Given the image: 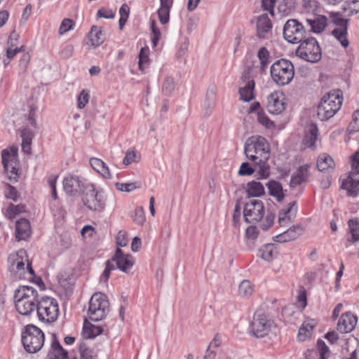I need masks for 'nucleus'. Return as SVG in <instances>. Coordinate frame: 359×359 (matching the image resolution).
<instances>
[{
  "label": "nucleus",
  "mask_w": 359,
  "mask_h": 359,
  "mask_svg": "<svg viewBox=\"0 0 359 359\" xmlns=\"http://www.w3.org/2000/svg\"><path fill=\"white\" fill-rule=\"evenodd\" d=\"M244 153L246 157L258 167L260 179H266L270 175V167L267 163L270 157V146L262 136H252L245 143Z\"/></svg>",
  "instance_id": "nucleus-1"
},
{
  "label": "nucleus",
  "mask_w": 359,
  "mask_h": 359,
  "mask_svg": "<svg viewBox=\"0 0 359 359\" xmlns=\"http://www.w3.org/2000/svg\"><path fill=\"white\" fill-rule=\"evenodd\" d=\"M38 292L31 286H19L14 293L15 306L22 316H28L36 310Z\"/></svg>",
  "instance_id": "nucleus-2"
},
{
  "label": "nucleus",
  "mask_w": 359,
  "mask_h": 359,
  "mask_svg": "<svg viewBox=\"0 0 359 359\" xmlns=\"http://www.w3.org/2000/svg\"><path fill=\"white\" fill-rule=\"evenodd\" d=\"M21 341L25 351L36 353L43 347L45 334L43 331L33 324L25 326L21 333Z\"/></svg>",
  "instance_id": "nucleus-3"
},
{
  "label": "nucleus",
  "mask_w": 359,
  "mask_h": 359,
  "mask_svg": "<svg viewBox=\"0 0 359 359\" xmlns=\"http://www.w3.org/2000/svg\"><path fill=\"white\" fill-rule=\"evenodd\" d=\"M343 102L339 90H332L324 95L318 107V116L321 121L332 118L341 108Z\"/></svg>",
  "instance_id": "nucleus-4"
},
{
  "label": "nucleus",
  "mask_w": 359,
  "mask_h": 359,
  "mask_svg": "<svg viewBox=\"0 0 359 359\" xmlns=\"http://www.w3.org/2000/svg\"><path fill=\"white\" fill-rule=\"evenodd\" d=\"M270 72L273 81L280 86L290 83L294 76L292 63L285 59L276 61L271 65Z\"/></svg>",
  "instance_id": "nucleus-5"
},
{
  "label": "nucleus",
  "mask_w": 359,
  "mask_h": 359,
  "mask_svg": "<svg viewBox=\"0 0 359 359\" xmlns=\"http://www.w3.org/2000/svg\"><path fill=\"white\" fill-rule=\"evenodd\" d=\"M36 310L39 320L48 323L55 322L59 315L57 300L48 296L37 297Z\"/></svg>",
  "instance_id": "nucleus-6"
},
{
  "label": "nucleus",
  "mask_w": 359,
  "mask_h": 359,
  "mask_svg": "<svg viewBox=\"0 0 359 359\" xmlns=\"http://www.w3.org/2000/svg\"><path fill=\"white\" fill-rule=\"evenodd\" d=\"M83 204L90 210L101 212L105 208V198L101 188L97 189L94 184H88L82 196Z\"/></svg>",
  "instance_id": "nucleus-7"
},
{
  "label": "nucleus",
  "mask_w": 359,
  "mask_h": 359,
  "mask_svg": "<svg viewBox=\"0 0 359 359\" xmlns=\"http://www.w3.org/2000/svg\"><path fill=\"white\" fill-rule=\"evenodd\" d=\"M109 311V302L106 294L95 293L89 301L88 315L92 321H100L104 318Z\"/></svg>",
  "instance_id": "nucleus-8"
},
{
  "label": "nucleus",
  "mask_w": 359,
  "mask_h": 359,
  "mask_svg": "<svg viewBox=\"0 0 359 359\" xmlns=\"http://www.w3.org/2000/svg\"><path fill=\"white\" fill-rule=\"evenodd\" d=\"M296 55L306 62L315 63L322 57L320 47L313 37L304 39L295 51Z\"/></svg>",
  "instance_id": "nucleus-9"
},
{
  "label": "nucleus",
  "mask_w": 359,
  "mask_h": 359,
  "mask_svg": "<svg viewBox=\"0 0 359 359\" xmlns=\"http://www.w3.org/2000/svg\"><path fill=\"white\" fill-rule=\"evenodd\" d=\"M306 30L298 20H288L283 27V36L290 43H299L305 37Z\"/></svg>",
  "instance_id": "nucleus-10"
},
{
  "label": "nucleus",
  "mask_w": 359,
  "mask_h": 359,
  "mask_svg": "<svg viewBox=\"0 0 359 359\" xmlns=\"http://www.w3.org/2000/svg\"><path fill=\"white\" fill-rule=\"evenodd\" d=\"M1 159L8 178L11 181L17 182L20 177V168L16 151H13V153H11L6 149H3L1 151Z\"/></svg>",
  "instance_id": "nucleus-11"
},
{
  "label": "nucleus",
  "mask_w": 359,
  "mask_h": 359,
  "mask_svg": "<svg viewBox=\"0 0 359 359\" xmlns=\"http://www.w3.org/2000/svg\"><path fill=\"white\" fill-rule=\"evenodd\" d=\"M265 214L264 203L261 200L250 199L244 207L243 217L248 223L259 222Z\"/></svg>",
  "instance_id": "nucleus-12"
},
{
  "label": "nucleus",
  "mask_w": 359,
  "mask_h": 359,
  "mask_svg": "<svg viewBox=\"0 0 359 359\" xmlns=\"http://www.w3.org/2000/svg\"><path fill=\"white\" fill-rule=\"evenodd\" d=\"M62 183L65 193L72 196L80 194H83L86 190V187L89 184L85 178L75 175L66 176L63 179Z\"/></svg>",
  "instance_id": "nucleus-13"
},
{
  "label": "nucleus",
  "mask_w": 359,
  "mask_h": 359,
  "mask_svg": "<svg viewBox=\"0 0 359 359\" xmlns=\"http://www.w3.org/2000/svg\"><path fill=\"white\" fill-rule=\"evenodd\" d=\"M273 325V322L260 312H257L251 324V329L257 337H264L269 334Z\"/></svg>",
  "instance_id": "nucleus-14"
},
{
  "label": "nucleus",
  "mask_w": 359,
  "mask_h": 359,
  "mask_svg": "<svg viewBox=\"0 0 359 359\" xmlns=\"http://www.w3.org/2000/svg\"><path fill=\"white\" fill-rule=\"evenodd\" d=\"M333 21L337 27L333 29L332 34L340 42L341 45L346 48L349 45V41L347 39L348 20L337 16L334 18Z\"/></svg>",
  "instance_id": "nucleus-15"
},
{
  "label": "nucleus",
  "mask_w": 359,
  "mask_h": 359,
  "mask_svg": "<svg viewBox=\"0 0 359 359\" xmlns=\"http://www.w3.org/2000/svg\"><path fill=\"white\" fill-rule=\"evenodd\" d=\"M284 95L281 93L274 92L267 98L266 107L268 111L273 114H279L285 109Z\"/></svg>",
  "instance_id": "nucleus-16"
},
{
  "label": "nucleus",
  "mask_w": 359,
  "mask_h": 359,
  "mask_svg": "<svg viewBox=\"0 0 359 359\" xmlns=\"http://www.w3.org/2000/svg\"><path fill=\"white\" fill-rule=\"evenodd\" d=\"M47 358L48 359H70L68 351L62 347L55 333L51 335V344Z\"/></svg>",
  "instance_id": "nucleus-17"
},
{
  "label": "nucleus",
  "mask_w": 359,
  "mask_h": 359,
  "mask_svg": "<svg viewBox=\"0 0 359 359\" xmlns=\"http://www.w3.org/2000/svg\"><path fill=\"white\" fill-rule=\"evenodd\" d=\"M297 206L295 201L291 202L283 208L278 215V222L281 226H287L296 217Z\"/></svg>",
  "instance_id": "nucleus-18"
},
{
  "label": "nucleus",
  "mask_w": 359,
  "mask_h": 359,
  "mask_svg": "<svg viewBox=\"0 0 359 359\" xmlns=\"http://www.w3.org/2000/svg\"><path fill=\"white\" fill-rule=\"evenodd\" d=\"M358 322V318L351 312L348 311L343 313L337 323V330L341 333H349L352 332Z\"/></svg>",
  "instance_id": "nucleus-19"
},
{
  "label": "nucleus",
  "mask_w": 359,
  "mask_h": 359,
  "mask_svg": "<svg viewBox=\"0 0 359 359\" xmlns=\"http://www.w3.org/2000/svg\"><path fill=\"white\" fill-rule=\"evenodd\" d=\"M112 261L115 262L117 268L122 272L127 273L133 267L134 262L132 260V256L123 253L121 249L116 248L115 254L112 257Z\"/></svg>",
  "instance_id": "nucleus-20"
},
{
  "label": "nucleus",
  "mask_w": 359,
  "mask_h": 359,
  "mask_svg": "<svg viewBox=\"0 0 359 359\" xmlns=\"http://www.w3.org/2000/svg\"><path fill=\"white\" fill-rule=\"evenodd\" d=\"M242 80L244 83V86H241L239 89L241 99L245 102H249L252 100L255 97V82L253 79L250 76L249 73L246 72L242 76Z\"/></svg>",
  "instance_id": "nucleus-21"
},
{
  "label": "nucleus",
  "mask_w": 359,
  "mask_h": 359,
  "mask_svg": "<svg viewBox=\"0 0 359 359\" xmlns=\"http://www.w3.org/2000/svg\"><path fill=\"white\" fill-rule=\"evenodd\" d=\"M32 233L31 224L26 218H20L15 223V238L18 241H27Z\"/></svg>",
  "instance_id": "nucleus-22"
},
{
  "label": "nucleus",
  "mask_w": 359,
  "mask_h": 359,
  "mask_svg": "<svg viewBox=\"0 0 359 359\" xmlns=\"http://www.w3.org/2000/svg\"><path fill=\"white\" fill-rule=\"evenodd\" d=\"M303 231L300 225L292 226L284 232L273 237V241L278 243H285L298 238Z\"/></svg>",
  "instance_id": "nucleus-23"
},
{
  "label": "nucleus",
  "mask_w": 359,
  "mask_h": 359,
  "mask_svg": "<svg viewBox=\"0 0 359 359\" xmlns=\"http://www.w3.org/2000/svg\"><path fill=\"white\" fill-rule=\"evenodd\" d=\"M271 28V22L266 14H263L258 18L257 22V34L258 38H266Z\"/></svg>",
  "instance_id": "nucleus-24"
},
{
  "label": "nucleus",
  "mask_w": 359,
  "mask_h": 359,
  "mask_svg": "<svg viewBox=\"0 0 359 359\" xmlns=\"http://www.w3.org/2000/svg\"><path fill=\"white\" fill-rule=\"evenodd\" d=\"M10 271L14 273V278L15 279H25V264L22 257H19L18 255L13 260L11 266Z\"/></svg>",
  "instance_id": "nucleus-25"
},
{
  "label": "nucleus",
  "mask_w": 359,
  "mask_h": 359,
  "mask_svg": "<svg viewBox=\"0 0 359 359\" xmlns=\"http://www.w3.org/2000/svg\"><path fill=\"white\" fill-rule=\"evenodd\" d=\"M306 23L310 26V31L314 33H321L327 25V19L324 15H318L313 19H306Z\"/></svg>",
  "instance_id": "nucleus-26"
},
{
  "label": "nucleus",
  "mask_w": 359,
  "mask_h": 359,
  "mask_svg": "<svg viewBox=\"0 0 359 359\" xmlns=\"http://www.w3.org/2000/svg\"><path fill=\"white\" fill-rule=\"evenodd\" d=\"M315 326L316 323L313 320H304L299 329L297 334L298 341H304L307 339L310 338Z\"/></svg>",
  "instance_id": "nucleus-27"
},
{
  "label": "nucleus",
  "mask_w": 359,
  "mask_h": 359,
  "mask_svg": "<svg viewBox=\"0 0 359 359\" xmlns=\"http://www.w3.org/2000/svg\"><path fill=\"white\" fill-rule=\"evenodd\" d=\"M341 187L346 190L348 196H357L359 193V180H355L353 176L348 175L347 178L343 180Z\"/></svg>",
  "instance_id": "nucleus-28"
},
{
  "label": "nucleus",
  "mask_w": 359,
  "mask_h": 359,
  "mask_svg": "<svg viewBox=\"0 0 359 359\" xmlns=\"http://www.w3.org/2000/svg\"><path fill=\"white\" fill-rule=\"evenodd\" d=\"M309 169V165H304L299 167L296 173L291 177L290 186L291 187H296L305 182L308 177Z\"/></svg>",
  "instance_id": "nucleus-29"
},
{
  "label": "nucleus",
  "mask_w": 359,
  "mask_h": 359,
  "mask_svg": "<svg viewBox=\"0 0 359 359\" xmlns=\"http://www.w3.org/2000/svg\"><path fill=\"white\" fill-rule=\"evenodd\" d=\"M270 196L274 197L278 202H281L285 197L282 184L276 180H270L266 184Z\"/></svg>",
  "instance_id": "nucleus-30"
},
{
  "label": "nucleus",
  "mask_w": 359,
  "mask_h": 359,
  "mask_svg": "<svg viewBox=\"0 0 359 359\" xmlns=\"http://www.w3.org/2000/svg\"><path fill=\"white\" fill-rule=\"evenodd\" d=\"M245 191L248 196L259 197L265 193L264 187L259 182L251 181L246 184Z\"/></svg>",
  "instance_id": "nucleus-31"
},
{
  "label": "nucleus",
  "mask_w": 359,
  "mask_h": 359,
  "mask_svg": "<svg viewBox=\"0 0 359 359\" xmlns=\"http://www.w3.org/2000/svg\"><path fill=\"white\" fill-rule=\"evenodd\" d=\"M88 38L94 47L100 46L104 41V34L101 27L93 25L88 33Z\"/></svg>",
  "instance_id": "nucleus-32"
},
{
  "label": "nucleus",
  "mask_w": 359,
  "mask_h": 359,
  "mask_svg": "<svg viewBox=\"0 0 359 359\" xmlns=\"http://www.w3.org/2000/svg\"><path fill=\"white\" fill-rule=\"evenodd\" d=\"M334 165V160L327 154H323L318 158L317 167L321 172H325L330 169H333Z\"/></svg>",
  "instance_id": "nucleus-33"
},
{
  "label": "nucleus",
  "mask_w": 359,
  "mask_h": 359,
  "mask_svg": "<svg viewBox=\"0 0 359 359\" xmlns=\"http://www.w3.org/2000/svg\"><path fill=\"white\" fill-rule=\"evenodd\" d=\"M259 256L266 262L272 261L277 255L276 248L273 244H267L259 251Z\"/></svg>",
  "instance_id": "nucleus-34"
},
{
  "label": "nucleus",
  "mask_w": 359,
  "mask_h": 359,
  "mask_svg": "<svg viewBox=\"0 0 359 359\" xmlns=\"http://www.w3.org/2000/svg\"><path fill=\"white\" fill-rule=\"evenodd\" d=\"M318 133V130L316 125L311 124L308 127L304 137V143L307 147H311L314 146L317 140Z\"/></svg>",
  "instance_id": "nucleus-35"
},
{
  "label": "nucleus",
  "mask_w": 359,
  "mask_h": 359,
  "mask_svg": "<svg viewBox=\"0 0 359 359\" xmlns=\"http://www.w3.org/2000/svg\"><path fill=\"white\" fill-rule=\"evenodd\" d=\"M102 332L103 329L102 327L92 324H84L82 331L84 337L86 339H94L101 334Z\"/></svg>",
  "instance_id": "nucleus-36"
},
{
  "label": "nucleus",
  "mask_w": 359,
  "mask_h": 359,
  "mask_svg": "<svg viewBox=\"0 0 359 359\" xmlns=\"http://www.w3.org/2000/svg\"><path fill=\"white\" fill-rule=\"evenodd\" d=\"M149 55V48L147 46L142 47L139 53L138 67L140 70L144 71L148 67L150 62Z\"/></svg>",
  "instance_id": "nucleus-37"
},
{
  "label": "nucleus",
  "mask_w": 359,
  "mask_h": 359,
  "mask_svg": "<svg viewBox=\"0 0 359 359\" xmlns=\"http://www.w3.org/2000/svg\"><path fill=\"white\" fill-rule=\"evenodd\" d=\"M25 212V205L22 204L14 205L10 203L6 209V217L13 220L18 215Z\"/></svg>",
  "instance_id": "nucleus-38"
},
{
  "label": "nucleus",
  "mask_w": 359,
  "mask_h": 359,
  "mask_svg": "<svg viewBox=\"0 0 359 359\" xmlns=\"http://www.w3.org/2000/svg\"><path fill=\"white\" fill-rule=\"evenodd\" d=\"M254 292L253 285L248 280H243L238 287V294L243 298H249Z\"/></svg>",
  "instance_id": "nucleus-39"
},
{
  "label": "nucleus",
  "mask_w": 359,
  "mask_h": 359,
  "mask_svg": "<svg viewBox=\"0 0 359 359\" xmlns=\"http://www.w3.org/2000/svg\"><path fill=\"white\" fill-rule=\"evenodd\" d=\"M349 233L351 238L348 241L351 242L359 241V222L355 219H351L348 222Z\"/></svg>",
  "instance_id": "nucleus-40"
},
{
  "label": "nucleus",
  "mask_w": 359,
  "mask_h": 359,
  "mask_svg": "<svg viewBox=\"0 0 359 359\" xmlns=\"http://www.w3.org/2000/svg\"><path fill=\"white\" fill-rule=\"evenodd\" d=\"M79 351L80 353L79 359H94V351L90 349L88 345L82 342L79 344ZM70 359H79L76 357H72Z\"/></svg>",
  "instance_id": "nucleus-41"
},
{
  "label": "nucleus",
  "mask_w": 359,
  "mask_h": 359,
  "mask_svg": "<svg viewBox=\"0 0 359 359\" xmlns=\"http://www.w3.org/2000/svg\"><path fill=\"white\" fill-rule=\"evenodd\" d=\"M295 8L294 0H283L282 3L279 4L278 9L280 13L284 15L290 14Z\"/></svg>",
  "instance_id": "nucleus-42"
},
{
  "label": "nucleus",
  "mask_w": 359,
  "mask_h": 359,
  "mask_svg": "<svg viewBox=\"0 0 359 359\" xmlns=\"http://www.w3.org/2000/svg\"><path fill=\"white\" fill-rule=\"evenodd\" d=\"M259 231L257 228L254 226H250L246 229L245 231V238L246 243L250 246L254 244V241L257 239L258 236Z\"/></svg>",
  "instance_id": "nucleus-43"
},
{
  "label": "nucleus",
  "mask_w": 359,
  "mask_h": 359,
  "mask_svg": "<svg viewBox=\"0 0 359 359\" xmlns=\"http://www.w3.org/2000/svg\"><path fill=\"white\" fill-rule=\"evenodd\" d=\"M6 190L4 191V196L7 199L12 200L15 202L18 201L19 198V193L16 188L11 184L6 183Z\"/></svg>",
  "instance_id": "nucleus-44"
},
{
  "label": "nucleus",
  "mask_w": 359,
  "mask_h": 359,
  "mask_svg": "<svg viewBox=\"0 0 359 359\" xmlns=\"http://www.w3.org/2000/svg\"><path fill=\"white\" fill-rule=\"evenodd\" d=\"M175 89V82L172 77L168 76L164 79L162 86V92L165 95H170Z\"/></svg>",
  "instance_id": "nucleus-45"
},
{
  "label": "nucleus",
  "mask_w": 359,
  "mask_h": 359,
  "mask_svg": "<svg viewBox=\"0 0 359 359\" xmlns=\"http://www.w3.org/2000/svg\"><path fill=\"white\" fill-rule=\"evenodd\" d=\"M346 3L347 7L344 8V11L348 13V16L359 13V0H348Z\"/></svg>",
  "instance_id": "nucleus-46"
},
{
  "label": "nucleus",
  "mask_w": 359,
  "mask_h": 359,
  "mask_svg": "<svg viewBox=\"0 0 359 359\" xmlns=\"http://www.w3.org/2000/svg\"><path fill=\"white\" fill-rule=\"evenodd\" d=\"M317 349L320 355V359H327L330 352L329 348L322 339L317 341Z\"/></svg>",
  "instance_id": "nucleus-47"
},
{
  "label": "nucleus",
  "mask_w": 359,
  "mask_h": 359,
  "mask_svg": "<svg viewBox=\"0 0 359 359\" xmlns=\"http://www.w3.org/2000/svg\"><path fill=\"white\" fill-rule=\"evenodd\" d=\"M90 98L88 92L86 90H82L77 97V107L79 109H83L86 104H88Z\"/></svg>",
  "instance_id": "nucleus-48"
},
{
  "label": "nucleus",
  "mask_w": 359,
  "mask_h": 359,
  "mask_svg": "<svg viewBox=\"0 0 359 359\" xmlns=\"http://www.w3.org/2000/svg\"><path fill=\"white\" fill-rule=\"evenodd\" d=\"M351 171L349 175L353 176L359 174V150L356 151L351 157Z\"/></svg>",
  "instance_id": "nucleus-49"
},
{
  "label": "nucleus",
  "mask_w": 359,
  "mask_h": 359,
  "mask_svg": "<svg viewBox=\"0 0 359 359\" xmlns=\"http://www.w3.org/2000/svg\"><path fill=\"white\" fill-rule=\"evenodd\" d=\"M348 131L349 133L359 131V109L353 113V120L348 126Z\"/></svg>",
  "instance_id": "nucleus-50"
},
{
  "label": "nucleus",
  "mask_w": 359,
  "mask_h": 359,
  "mask_svg": "<svg viewBox=\"0 0 359 359\" xmlns=\"http://www.w3.org/2000/svg\"><path fill=\"white\" fill-rule=\"evenodd\" d=\"M74 22L69 18H65L60 26L59 34L62 35L73 29Z\"/></svg>",
  "instance_id": "nucleus-51"
},
{
  "label": "nucleus",
  "mask_w": 359,
  "mask_h": 359,
  "mask_svg": "<svg viewBox=\"0 0 359 359\" xmlns=\"http://www.w3.org/2000/svg\"><path fill=\"white\" fill-rule=\"evenodd\" d=\"M257 121L267 129L274 127L273 122L263 112H258Z\"/></svg>",
  "instance_id": "nucleus-52"
},
{
  "label": "nucleus",
  "mask_w": 359,
  "mask_h": 359,
  "mask_svg": "<svg viewBox=\"0 0 359 359\" xmlns=\"http://www.w3.org/2000/svg\"><path fill=\"white\" fill-rule=\"evenodd\" d=\"M255 166V168H253L250 165V164L247 162H244L241 164L240 169L238 170V174L241 176L244 175H250L254 173L255 170L258 171V167Z\"/></svg>",
  "instance_id": "nucleus-53"
},
{
  "label": "nucleus",
  "mask_w": 359,
  "mask_h": 359,
  "mask_svg": "<svg viewBox=\"0 0 359 359\" xmlns=\"http://www.w3.org/2000/svg\"><path fill=\"white\" fill-rule=\"evenodd\" d=\"M34 137V133L29 128H25L21 131L22 143L25 144H32Z\"/></svg>",
  "instance_id": "nucleus-54"
},
{
  "label": "nucleus",
  "mask_w": 359,
  "mask_h": 359,
  "mask_svg": "<svg viewBox=\"0 0 359 359\" xmlns=\"http://www.w3.org/2000/svg\"><path fill=\"white\" fill-rule=\"evenodd\" d=\"M134 222L137 225H142L145 221V215L142 207H137L135 210Z\"/></svg>",
  "instance_id": "nucleus-55"
},
{
  "label": "nucleus",
  "mask_w": 359,
  "mask_h": 359,
  "mask_svg": "<svg viewBox=\"0 0 359 359\" xmlns=\"http://www.w3.org/2000/svg\"><path fill=\"white\" fill-rule=\"evenodd\" d=\"M170 8L161 7L158 10L159 21L162 25L166 24L169 21Z\"/></svg>",
  "instance_id": "nucleus-56"
},
{
  "label": "nucleus",
  "mask_w": 359,
  "mask_h": 359,
  "mask_svg": "<svg viewBox=\"0 0 359 359\" xmlns=\"http://www.w3.org/2000/svg\"><path fill=\"white\" fill-rule=\"evenodd\" d=\"M115 187L118 191H124V192H130L137 188L135 183H133V182H131V183L116 182L115 184Z\"/></svg>",
  "instance_id": "nucleus-57"
},
{
  "label": "nucleus",
  "mask_w": 359,
  "mask_h": 359,
  "mask_svg": "<svg viewBox=\"0 0 359 359\" xmlns=\"http://www.w3.org/2000/svg\"><path fill=\"white\" fill-rule=\"evenodd\" d=\"M151 32L153 36L151 37V43L152 46L155 47L157 46L160 38H161V32L160 30L156 27L155 22H153L151 25Z\"/></svg>",
  "instance_id": "nucleus-58"
},
{
  "label": "nucleus",
  "mask_w": 359,
  "mask_h": 359,
  "mask_svg": "<svg viewBox=\"0 0 359 359\" xmlns=\"http://www.w3.org/2000/svg\"><path fill=\"white\" fill-rule=\"evenodd\" d=\"M74 53V46L72 44H65L60 52V57L63 59L71 57Z\"/></svg>",
  "instance_id": "nucleus-59"
},
{
  "label": "nucleus",
  "mask_w": 359,
  "mask_h": 359,
  "mask_svg": "<svg viewBox=\"0 0 359 359\" xmlns=\"http://www.w3.org/2000/svg\"><path fill=\"white\" fill-rule=\"evenodd\" d=\"M302 6L306 12H313L318 6L317 0H302Z\"/></svg>",
  "instance_id": "nucleus-60"
},
{
  "label": "nucleus",
  "mask_w": 359,
  "mask_h": 359,
  "mask_svg": "<svg viewBox=\"0 0 359 359\" xmlns=\"http://www.w3.org/2000/svg\"><path fill=\"white\" fill-rule=\"evenodd\" d=\"M97 17L103 18L104 19H113L115 17V13L112 10H106L102 8L97 11Z\"/></svg>",
  "instance_id": "nucleus-61"
},
{
  "label": "nucleus",
  "mask_w": 359,
  "mask_h": 359,
  "mask_svg": "<svg viewBox=\"0 0 359 359\" xmlns=\"http://www.w3.org/2000/svg\"><path fill=\"white\" fill-rule=\"evenodd\" d=\"M276 0H262V6L264 10L267 11L271 15H274V5Z\"/></svg>",
  "instance_id": "nucleus-62"
},
{
  "label": "nucleus",
  "mask_w": 359,
  "mask_h": 359,
  "mask_svg": "<svg viewBox=\"0 0 359 359\" xmlns=\"http://www.w3.org/2000/svg\"><path fill=\"white\" fill-rule=\"evenodd\" d=\"M90 164L91 167L98 172L100 168L104 166V162L97 158H91L90 159Z\"/></svg>",
  "instance_id": "nucleus-63"
},
{
  "label": "nucleus",
  "mask_w": 359,
  "mask_h": 359,
  "mask_svg": "<svg viewBox=\"0 0 359 359\" xmlns=\"http://www.w3.org/2000/svg\"><path fill=\"white\" fill-rule=\"evenodd\" d=\"M136 154L135 151H128L126 154L125 157L123 159V163L126 165H130L133 162H135Z\"/></svg>",
  "instance_id": "nucleus-64"
}]
</instances>
